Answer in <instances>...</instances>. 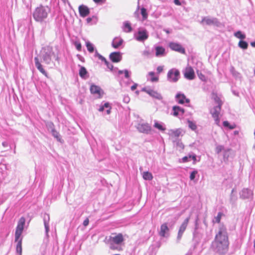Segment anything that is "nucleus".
<instances>
[{"mask_svg": "<svg viewBox=\"0 0 255 255\" xmlns=\"http://www.w3.org/2000/svg\"><path fill=\"white\" fill-rule=\"evenodd\" d=\"M233 76L236 77V78H241V74L236 71H234V72L233 73Z\"/></svg>", "mask_w": 255, "mask_h": 255, "instance_id": "obj_44", "label": "nucleus"}, {"mask_svg": "<svg viewBox=\"0 0 255 255\" xmlns=\"http://www.w3.org/2000/svg\"><path fill=\"white\" fill-rule=\"evenodd\" d=\"M180 77V72L178 70L176 69H171L167 74L168 79L172 82H177Z\"/></svg>", "mask_w": 255, "mask_h": 255, "instance_id": "obj_7", "label": "nucleus"}, {"mask_svg": "<svg viewBox=\"0 0 255 255\" xmlns=\"http://www.w3.org/2000/svg\"><path fill=\"white\" fill-rule=\"evenodd\" d=\"M90 92L92 94L97 95V97L99 98L102 97L103 94L100 87L95 85H91Z\"/></svg>", "mask_w": 255, "mask_h": 255, "instance_id": "obj_11", "label": "nucleus"}, {"mask_svg": "<svg viewBox=\"0 0 255 255\" xmlns=\"http://www.w3.org/2000/svg\"><path fill=\"white\" fill-rule=\"evenodd\" d=\"M174 2L176 5H181V3H180L179 0H174Z\"/></svg>", "mask_w": 255, "mask_h": 255, "instance_id": "obj_54", "label": "nucleus"}, {"mask_svg": "<svg viewBox=\"0 0 255 255\" xmlns=\"http://www.w3.org/2000/svg\"><path fill=\"white\" fill-rule=\"evenodd\" d=\"M223 126L228 128L230 129H234L235 128V125H231L228 121H224L223 123Z\"/></svg>", "mask_w": 255, "mask_h": 255, "instance_id": "obj_39", "label": "nucleus"}, {"mask_svg": "<svg viewBox=\"0 0 255 255\" xmlns=\"http://www.w3.org/2000/svg\"><path fill=\"white\" fill-rule=\"evenodd\" d=\"M254 253L255 254V240L254 241Z\"/></svg>", "mask_w": 255, "mask_h": 255, "instance_id": "obj_64", "label": "nucleus"}, {"mask_svg": "<svg viewBox=\"0 0 255 255\" xmlns=\"http://www.w3.org/2000/svg\"><path fill=\"white\" fill-rule=\"evenodd\" d=\"M103 106L104 107V108H111L110 107L109 104L108 103H105Z\"/></svg>", "mask_w": 255, "mask_h": 255, "instance_id": "obj_56", "label": "nucleus"}, {"mask_svg": "<svg viewBox=\"0 0 255 255\" xmlns=\"http://www.w3.org/2000/svg\"><path fill=\"white\" fill-rule=\"evenodd\" d=\"M145 91L146 93L153 97L158 98L160 96L158 93L152 89L145 90Z\"/></svg>", "mask_w": 255, "mask_h": 255, "instance_id": "obj_26", "label": "nucleus"}, {"mask_svg": "<svg viewBox=\"0 0 255 255\" xmlns=\"http://www.w3.org/2000/svg\"><path fill=\"white\" fill-rule=\"evenodd\" d=\"M78 9L80 15L81 17H85L90 13V9L86 5L83 4L80 5L79 6Z\"/></svg>", "mask_w": 255, "mask_h": 255, "instance_id": "obj_9", "label": "nucleus"}, {"mask_svg": "<svg viewBox=\"0 0 255 255\" xmlns=\"http://www.w3.org/2000/svg\"><path fill=\"white\" fill-rule=\"evenodd\" d=\"M138 35L136 37V40L138 41H143L147 39L148 37L147 31L146 30H139Z\"/></svg>", "mask_w": 255, "mask_h": 255, "instance_id": "obj_10", "label": "nucleus"}, {"mask_svg": "<svg viewBox=\"0 0 255 255\" xmlns=\"http://www.w3.org/2000/svg\"><path fill=\"white\" fill-rule=\"evenodd\" d=\"M35 64V66L37 67V69L43 75L45 76H47V73L45 71V70L43 68L42 65L40 63L39 61V59L38 57H36L34 58Z\"/></svg>", "mask_w": 255, "mask_h": 255, "instance_id": "obj_17", "label": "nucleus"}, {"mask_svg": "<svg viewBox=\"0 0 255 255\" xmlns=\"http://www.w3.org/2000/svg\"><path fill=\"white\" fill-rule=\"evenodd\" d=\"M225 149L224 146L222 145H218L216 146L215 151L216 153L219 154L221 151H224Z\"/></svg>", "mask_w": 255, "mask_h": 255, "instance_id": "obj_38", "label": "nucleus"}, {"mask_svg": "<svg viewBox=\"0 0 255 255\" xmlns=\"http://www.w3.org/2000/svg\"><path fill=\"white\" fill-rule=\"evenodd\" d=\"M251 45L252 47H255V41L251 42Z\"/></svg>", "mask_w": 255, "mask_h": 255, "instance_id": "obj_60", "label": "nucleus"}, {"mask_svg": "<svg viewBox=\"0 0 255 255\" xmlns=\"http://www.w3.org/2000/svg\"><path fill=\"white\" fill-rule=\"evenodd\" d=\"M104 110V106H102L100 108L99 111H100V112H103Z\"/></svg>", "mask_w": 255, "mask_h": 255, "instance_id": "obj_61", "label": "nucleus"}, {"mask_svg": "<svg viewBox=\"0 0 255 255\" xmlns=\"http://www.w3.org/2000/svg\"><path fill=\"white\" fill-rule=\"evenodd\" d=\"M86 45L89 52H90V53H92L94 52V47L93 45L91 43H90V42H86Z\"/></svg>", "mask_w": 255, "mask_h": 255, "instance_id": "obj_35", "label": "nucleus"}, {"mask_svg": "<svg viewBox=\"0 0 255 255\" xmlns=\"http://www.w3.org/2000/svg\"><path fill=\"white\" fill-rule=\"evenodd\" d=\"M138 129L139 131L145 133H148L151 130V128L148 124H142L139 125L138 126Z\"/></svg>", "mask_w": 255, "mask_h": 255, "instance_id": "obj_12", "label": "nucleus"}, {"mask_svg": "<svg viewBox=\"0 0 255 255\" xmlns=\"http://www.w3.org/2000/svg\"><path fill=\"white\" fill-rule=\"evenodd\" d=\"M106 0H93V1L97 3H103L106 1Z\"/></svg>", "mask_w": 255, "mask_h": 255, "instance_id": "obj_49", "label": "nucleus"}, {"mask_svg": "<svg viewBox=\"0 0 255 255\" xmlns=\"http://www.w3.org/2000/svg\"><path fill=\"white\" fill-rule=\"evenodd\" d=\"M223 216H224L223 213L222 212H219L217 214V216L214 217L213 222L219 223L221 221V218Z\"/></svg>", "mask_w": 255, "mask_h": 255, "instance_id": "obj_30", "label": "nucleus"}, {"mask_svg": "<svg viewBox=\"0 0 255 255\" xmlns=\"http://www.w3.org/2000/svg\"><path fill=\"white\" fill-rule=\"evenodd\" d=\"M170 138L172 139H175L179 137L181 134V131L179 129L171 130L169 133Z\"/></svg>", "mask_w": 255, "mask_h": 255, "instance_id": "obj_18", "label": "nucleus"}, {"mask_svg": "<svg viewBox=\"0 0 255 255\" xmlns=\"http://www.w3.org/2000/svg\"><path fill=\"white\" fill-rule=\"evenodd\" d=\"M92 19L91 17H88L86 19L88 23H90L92 21Z\"/></svg>", "mask_w": 255, "mask_h": 255, "instance_id": "obj_58", "label": "nucleus"}, {"mask_svg": "<svg viewBox=\"0 0 255 255\" xmlns=\"http://www.w3.org/2000/svg\"><path fill=\"white\" fill-rule=\"evenodd\" d=\"M184 77L189 79L191 80V67L190 66H187L184 71Z\"/></svg>", "mask_w": 255, "mask_h": 255, "instance_id": "obj_23", "label": "nucleus"}, {"mask_svg": "<svg viewBox=\"0 0 255 255\" xmlns=\"http://www.w3.org/2000/svg\"><path fill=\"white\" fill-rule=\"evenodd\" d=\"M187 226V222L184 221L183 223V224L181 225V226H180V228L179 232H178V238L179 239H180L181 238L183 232L185 231V230L186 229Z\"/></svg>", "mask_w": 255, "mask_h": 255, "instance_id": "obj_21", "label": "nucleus"}, {"mask_svg": "<svg viewBox=\"0 0 255 255\" xmlns=\"http://www.w3.org/2000/svg\"><path fill=\"white\" fill-rule=\"evenodd\" d=\"M43 60L46 64H49L51 61L50 55L49 54L46 53L43 57Z\"/></svg>", "mask_w": 255, "mask_h": 255, "instance_id": "obj_32", "label": "nucleus"}, {"mask_svg": "<svg viewBox=\"0 0 255 255\" xmlns=\"http://www.w3.org/2000/svg\"><path fill=\"white\" fill-rule=\"evenodd\" d=\"M221 107L220 105H216L214 108L210 110V114L212 115V117L215 120V123L217 125H219L220 120L219 115L220 114Z\"/></svg>", "mask_w": 255, "mask_h": 255, "instance_id": "obj_6", "label": "nucleus"}, {"mask_svg": "<svg viewBox=\"0 0 255 255\" xmlns=\"http://www.w3.org/2000/svg\"><path fill=\"white\" fill-rule=\"evenodd\" d=\"M234 36L237 38L240 39V40H244L246 38V35L245 33H243L241 31L238 30L235 32L234 34Z\"/></svg>", "mask_w": 255, "mask_h": 255, "instance_id": "obj_24", "label": "nucleus"}, {"mask_svg": "<svg viewBox=\"0 0 255 255\" xmlns=\"http://www.w3.org/2000/svg\"><path fill=\"white\" fill-rule=\"evenodd\" d=\"M149 75L151 76V81L152 82H156L158 81V78L155 76V74L153 72H149Z\"/></svg>", "mask_w": 255, "mask_h": 255, "instance_id": "obj_40", "label": "nucleus"}, {"mask_svg": "<svg viewBox=\"0 0 255 255\" xmlns=\"http://www.w3.org/2000/svg\"><path fill=\"white\" fill-rule=\"evenodd\" d=\"M176 101L180 104L184 103H189L190 100L186 99L185 96L183 94H177L176 96Z\"/></svg>", "mask_w": 255, "mask_h": 255, "instance_id": "obj_15", "label": "nucleus"}, {"mask_svg": "<svg viewBox=\"0 0 255 255\" xmlns=\"http://www.w3.org/2000/svg\"><path fill=\"white\" fill-rule=\"evenodd\" d=\"M230 242L226 226H219L218 231L211 245V249L218 255H226L229 249Z\"/></svg>", "mask_w": 255, "mask_h": 255, "instance_id": "obj_1", "label": "nucleus"}, {"mask_svg": "<svg viewBox=\"0 0 255 255\" xmlns=\"http://www.w3.org/2000/svg\"><path fill=\"white\" fill-rule=\"evenodd\" d=\"M165 51V48L162 46H156L155 47V55L157 57L164 55Z\"/></svg>", "mask_w": 255, "mask_h": 255, "instance_id": "obj_20", "label": "nucleus"}, {"mask_svg": "<svg viewBox=\"0 0 255 255\" xmlns=\"http://www.w3.org/2000/svg\"><path fill=\"white\" fill-rule=\"evenodd\" d=\"M154 127L155 128H157L159 130L163 131L165 130V129H166L165 128H164L161 124H160V123H159L157 122H155L154 125Z\"/></svg>", "mask_w": 255, "mask_h": 255, "instance_id": "obj_33", "label": "nucleus"}, {"mask_svg": "<svg viewBox=\"0 0 255 255\" xmlns=\"http://www.w3.org/2000/svg\"><path fill=\"white\" fill-rule=\"evenodd\" d=\"M124 31L126 32H130L132 31V28L130 24L128 22H126L124 23Z\"/></svg>", "mask_w": 255, "mask_h": 255, "instance_id": "obj_31", "label": "nucleus"}, {"mask_svg": "<svg viewBox=\"0 0 255 255\" xmlns=\"http://www.w3.org/2000/svg\"><path fill=\"white\" fill-rule=\"evenodd\" d=\"M230 151L231 149L229 148L224 149L223 153V157L224 159H228L230 156Z\"/></svg>", "mask_w": 255, "mask_h": 255, "instance_id": "obj_36", "label": "nucleus"}, {"mask_svg": "<svg viewBox=\"0 0 255 255\" xmlns=\"http://www.w3.org/2000/svg\"><path fill=\"white\" fill-rule=\"evenodd\" d=\"M188 161V157L185 156L182 158V162H185Z\"/></svg>", "mask_w": 255, "mask_h": 255, "instance_id": "obj_55", "label": "nucleus"}, {"mask_svg": "<svg viewBox=\"0 0 255 255\" xmlns=\"http://www.w3.org/2000/svg\"><path fill=\"white\" fill-rule=\"evenodd\" d=\"M197 74L201 80L204 82H206L207 81L206 77L204 74H203L201 71L197 70Z\"/></svg>", "mask_w": 255, "mask_h": 255, "instance_id": "obj_34", "label": "nucleus"}, {"mask_svg": "<svg viewBox=\"0 0 255 255\" xmlns=\"http://www.w3.org/2000/svg\"><path fill=\"white\" fill-rule=\"evenodd\" d=\"M163 67L162 66H158L157 68V72L158 73H161L163 71Z\"/></svg>", "mask_w": 255, "mask_h": 255, "instance_id": "obj_52", "label": "nucleus"}, {"mask_svg": "<svg viewBox=\"0 0 255 255\" xmlns=\"http://www.w3.org/2000/svg\"><path fill=\"white\" fill-rule=\"evenodd\" d=\"M44 226H45L46 232L47 234L49 231V225H48V224L47 223H46V222H44Z\"/></svg>", "mask_w": 255, "mask_h": 255, "instance_id": "obj_48", "label": "nucleus"}, {"mask_svg": "<svg viewBox=\"0 0 255 255\" xmlns=\"http://www.w3.org/2000/svg\"><path fill=\"white\" fill-rule=\"evenodd\" d=\"M124 241L123 235L121 233L116 234V233H113L112 236H110L108 239L107 238L105 240V243L106 244H109L110 245V249L113 250H118L119 251L121 250V248L118 249L116 248L114 244L120 245Z\"/></svg>", "mask_w": 255, "mask_h": 255, "instance_id": "obj_3", "label": "nucleus"}, {"mask_svg": "<svg viewBox=\"0 0 255 255\" xmlns=\"http://www.w3.org/2000/svg\"><path fill=\"white\" fill-rule=\"evenodd\" d=\"M169 231V228L166 223L163 224L161 225L160 232L159 234L160 236L164 237L165 234Z\"/></svg>", "mask_w": 255, "mask_h": 255, "instance_id": "obj_19", "label": "nucleus"}, {"mask_svg": "<svg viewBox=\"0 0 255 255\" xmlns=\"http://www.w3.org/2000/svg\"><path fill=\"white\" fill-rule=\"evenodd\" d=\"M173 115L177 117L180 113L183 114L184 113V110L180 108L179 106H174L173 107Z\"/></svg>", "mask_w": 255, "mask_h": 255, "instance_id": "obj_22", "label": "nucleus"}, {"mask_svg": "<svg viewBox=\"0 0 255 255\" xmlns=\"http://www.w3.org/2000/svg\"><path fill=\"white\" fill-rule=\"evenodd\" d=\"M234 71H236V70H235V68L234 67H232V68L231 69V73L233 74V73L234 72Z\"/></svg>", "mask_w": 255, "mask_h": 255, "instance_id": "obj_63", "label": "nucleus"}, {"mask_svg": "<svg viewBox=\"0 0 255 255\" xmlns=\"http://www.w3.org/2000/svg\"><path fill=\"white\" fill-rule=\"evenodd\" d=\"M192 79H193L195 77V72H194V70L193 69H192Z\"/></svg>", "mask_w": 255, "mask_h": 255, "instance_id": "obj_59", "label": "nucleus"}, {"mask_svg": "<svg viewBox=\"0 0 255 255\" xmlns=\"http://www.w3.org/2000/svg\"><path fill=\"white\" fill-rule=\"evenodd\" d=\"M197 173V171L194 170H192V181H194L196 178V175Z\"/></svg>", "mask_w": 255, "mask_h": 255, "instance_id": "obj_46", "label": "nucleus"}, {"mask_svg": "<svg viewBox=\"0 0 255 255\" xmlns=\"http://www.w3.org/2000/svg\"><path fill=\"white\" fill-rule=\"evenodd\" d=\"M75 46H76L77 49L78 51H81L82 46H81V44L80 43H76L75 44Z\"/></svg>", "mask_w": 255, "mask_h": 255, "instance_id": "obj_47", "label": "nucleus"}, {"mask_svg": "<svg viewBox=\"0 0 255 255\" xmlns=\"http://www.w3.org/2000/svg\"><path fill=\"white\" fill-rule=\"evenodd\" d=\"M124 73L125 74V76L127 78H128L129 77L128 71L127 70H125L124 71Z\"/></svg>", "mask_w": 255, "mask_h": 255, "instance_id": "obj_50", "label": "nucleus"}, {"mask_svg": "<svg viewBox=\"0 0 255 255\" xmlns=\"http://www.w3.org/2000/svg\"><path fill=\"white\" fill-rule=\"evenodd\" d=\"M89 219L88 218H87L86 219L84 222H83V225L86 227L87 226L88 224H89Z\"/></svg>", "mask_w": 255, "mask_h": 255, "instance_id": "obj_51", "label": "nucleus"}, {"mask_svg": "<svg viewBox=\"0 0 255 255\" xmlns=\"http://www.w3.org/2000/svg\"><path fill=\"white\" fill-rule=\"evenodd\" d=\"M238 46L243 50H246L249 46V44L247 41L242 40L239 42Z\"/></svg>", "mask_w": 255, "mask_h": 255, "instance_id": "obj_25", "label": "nucleus"}, {"mask_svg": "<svg viewBox=\"0 0 255 255\" xmlns=\"http://www.w3.org/2000/svg\"><path fill=\"white\" fill-rule=\"evenodd\" d=\"M197 127L195 123L192 121V130L195 131L196 132L198 133V131H197Z\"/></svg>", "mask_w": 255, "mask_h": 255, "instance_id": "obj_45", "label": "nucleus"}, {"mask_svg": "<svg viewBox=\"0 0 255 255\" xmlns=\"http://www.w3.org/2000/svg\"><path fill=\"white\" fill-rule=\"evenodd\" d=\"M136 87H137V85H136V84L132 85V86L131 87V90L132 91L134 90L136 88Z\"/></svg>", "mask_w": 255, "mask_h": 255, "instance_id": "obj_57", "label": "nucleus"}, {"mask_svg": "<svg viewBox=\"0 0 255 255\" xmlns=\"http://www.w3.org/2000/svg\"><path fill=\"white\" fill-rule=\"evenodd\" d=\"M96 56L99 58V59L103 61H106V59L105 57H104L102 55L100 54L97 51L96 52Z\"/></svg>", "mask_w": 255, "mask_h": 255, "instance_id": "obj_42", "label": "nucleus"}, {"mask_svg": "<svg viewBox=\"0 0 255 255\" xmlns=\"http://www.w3.org/2000/svg\"><path fill=\"white\" fill-rule=\"evenodd\" d=\"M170 48L173 50L179 52L181 53H184V49L179 44L176 43H170L169 44Z\"/></svg>", "mask_w": 255, "mask_h": 255, "instance_id": "obj_13", "label": "nucleus"}, {"mask_svg": "<svg viewBox=\"0 0 255 255\" xmlns=\"http://www.w3.org/2000/svg\"><path fill=\"white\" fill-rule=\"evenodd\" d=\"M123 43L122 38L119 37H115L112 43V45L114 48H119Z\"/></svg>", "mask_w": 255, "mask_h": 255, "instance_id": "obj_16", "label": "nucleus"}, {"mask_svg": "<svg viewBox=\"0 0 255 255\" xmlns=\"http://www.w3.org/2000/svg\"><path fill=\"white\" fill-rule=\"evenodd\" d=\"M200 156H197L195 154L192 153V163L195 164L196 162H199L200 160Z\"/></svg>", "mask_w": 255, "mask_h": 255, "instance_id": "obj_37", "label": "nucleus"}, {"mask_svg": "<svg viewBox=\"0 0 255 255\" xmlns=\"http://www.w3.org/2000/svg\"><path fill=\"white\" fill-rule=\"evenodd\" d=\"M25 224V219L21 217L18 220L14 233V242L16 243V252L19 255H22V234Z\"/></svg>", "mask_w": 255, "mask_h": 255, "instance_id": "obj_2", "label": "nucleus"}, {"mask_svg": "<svg viewBox=\"0 0 255 255\" xmlns=\"http://www.w3.org/2000/svg\"><path fill=\"white\" fill-rule=\"evenodd\" d=\"M47 14L46 9L43 6H40L35 9L33 16L36 21L40 22L47 17Z\"/></svg>", "mask_w": 255, "mask_h": 255, "instance_id": "obj_4", "label": "nucleus"}, {"mask_svg": "<svg viewBox=\"0 0 255 255\" xmlns=\"http://www.w3.org/2000/svg\"><path fill=\"white\" fill-rule=\"evenodd\" d=\"M104 62L110 69L113 70L114 66L112 64H110L107 60Z\"/></svg>", "mask_w": 255, "mask_h": 255, "instance_id": "obj_43", "label": "nucleus"}, {"mask_svg": "<svg viewBox=\"0 0 255 255\" xmlns=\"http://www.w3.org/2000/svg\"><path fill=\"white\" fill-rule=\"evenodd\" d=\"M110 58L112 62L117 63L122 59V56L120 52H113L110 55Z\"/></svg>", "mask_w": 255, "mask_h": 255, "instance_id": "obj_14", "label": "nucleus"}, {"mask_svg": "<svg viewBox=\"0 0 255 255\" xmlns=\"http://www.w3.org/2000/svg\"><path fill=\"white\" fill-rule=\"evenodd\" d=\"M213 98L214 100L215 103L217 104V105H220V107H222L223 102L220 97H219L217 94H213Z\"/></svg>", "mask_w": 255, "mask_h": 255, "instance_id": "obj_28", "label": "nucleus"}, {"mask_svg": "<svg viewBox=\"0 0 255 255\" xmlns=\"http://www.w3.org/2000/svg\"><path fill=\"white\" fill-rule=\"evenodd\" d=\"M201 23L203 25L216 27H220L221 26V23L217 18L210 16L203 17Z\"/></svg>", "mask_w": 255, "mask_h": 255, "instance_id": "obj_5", "label": "nucleus"}, {"mask_svg": "<svg viewBox=\"0 0 255 255\" xmlns=\"http://www.w3.org/2000/svg\"><path fill=\"white\" fill-rule=\"evenodd\" d=\"M177 145L179 147V148L180 149H183L184 148V145L183 144H182V143L181 142H178L177 143Z\"/></svg>", "mask_w": 255, "mask_h": 255, "instance_id": "obj_53", "label": "nucleus"}, {"mask_svg": "<svg viewBox=\"0 0 255 255\" xmlns=\"http://www.w3.org/2000/svg\"><path fill=\"white\" fill-rule=\"evenodd\" d=\"M141 14L144 19L147 18L148 14L145 8L142 7L141 8Z\"/></svg>", "mask_w": 255, "mask_h": 255, "instance_id": "obj_41", "label": "nucleus"}, {"mask_svg": "<svg viewBox=\"0 0 255 255\" xmlns=\"http://www.w3.org/2000/svg\"><path fill=\"white\" fill-rule=\"evenodd\" d=\"M142 177L143 178L146 180H151L153 178L152 174L147 171L143 172Z\"/></svg>", "mask_w": 255, "mask_h": 255, "instance_id": "obj_27", "label": "nucleus"}, {"mask_svg": "<svg viewBox=\"0 0 255 255\" xmlns=\"http://www.w3.org/2000/svg\"><path fill=\"white\" fill-rule=\"evenodd\" d=\"M87 73L88 72L86 69L84 67H81L79 73V76L82 78H85Z\"/></svg>", "mask_w": 255, "mask_h": 255, "instance_id": "obj_29", "label": "nucleus"}, {"mask_svg": "<svg viewBox=\"0 0 255 255\" xmlns=\"http://www.w3.org/2000/svg\"><path fill=\"white\" fill-rule=\"evenodd\" d=\"M240 198L243 199H252L253 197V191L248 188H244L240 193Z\"/></svg>", "mask_w": 255, "mask_h": 255, "instance_id": "obj_8", "label": "nucleus"}, {"mask_svg": "<svg viewBox=\"0 0 255 255\" xmlns=\"http://www.w3.org/2000/svg\"><path fill=\"white\" fill-rule=\"evenodd\" d=\"M111 108H109L107 110V113L108 114H110V113H111Z\"/></svg>", "mask_w": 255, "mask_h": 255, "instance_id": "obj_62", "label": "nucleus"}]
</instances>
